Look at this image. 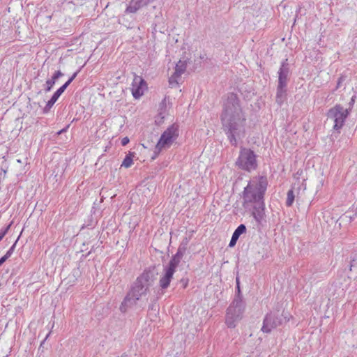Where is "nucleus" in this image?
I'll list each match as a JSON object with an SVG mask.
<instances>
[{
    "instance_id": "nucleus-1",
    "label": "nucleus",
    "mask_w": 357,
    "mask_h": 357,
    "mask_svg": "<svg viewBox=\"0 0 357 357\" xmlns=\"http://www.w3.org/2000/svg\"><path fill=\"white\" fill-rule=\"evenodd\" d=\"M220 119L222 129L232 146H236L237 139L245 135L246 118L238 96L229 92L222 97V109Z\"/></svg>"
},
{
    "instance_id": "nucleus-2",
    "label": "nucleus",
    "mask_w": 357,
    "mask_h": 357,
    "mask_svg": "<svg viewBox=\"0 0 357 357\" xmlns=\"http://www.w3.org/2000/svg\"><path fill=\"white\" fill-rule=\"evenodd\" d=\"M268 187L266 176H258L250 181L243 191V206L248 208L250 204L264 201V195Z\"/></svg>"
},
{
    "instance_id": "nucleus-3",
    "label": "nucleus",
    "mask_w": 357,
    "mask_h": 357,
    "mask_svg": "<svg viewBox=\"0 0 357 357\" xmlns=\"http://www.w3.org/2000/svg\"><path fill=\"white\" fill-rule=\"evenodd\" d=\"M291 317L290 313L284 309L271 311L264 317L261 330L263 333H270L273 329L287 323Z\"/></svg>"
},
{
    "instance_id": "nucleus-4",
    "label": "nucleus",
    "mask_w": 357,
    "mask_h": 357,
    "mask_svg": "<svg viewBox=\"0 0 357 357\" xmlns=\"http://www.w3.org/2000/svg\"><path fill=\"white\" fill-rule=\"evenodd\" d=\"M278 84L276 89V102L281 105L286 99L287 94V84L290 79L291 70L288 63V59H285L281 63L278 72Z\"/></svg>"
},
{
    "instance_id": "nucleus-5",
    "label": "nucleus",
    "mask_w": 357,
    "mask_h": 357,
    "mask_svg": "<svg viewBox=\"0 0 357 357\" xmlns=\"http://www.w3.org/2000/svg\"><path fill=\"white\" fill-rule=\"evenodd\" d=\"M155 277V268L146 270L135 281L131 290L130 296H134L139 299L146 296L149 287L153 284Z\"/></svg>"
},
{
    "instance_id": "nucleus-6",
    "label": "nucleus",
    "mask_w": 357,
    "mask_h": 357,
    "mask_svg": "<svg viewBox=\"0 0 357 357\" xmlns=\"http://www.w3.org/2000/svg\"><path fill=\"white\" fill-rule=\"evenodd\" d=\"M256 158L257 155L252 150L241 147L236 161V165L239 169L250 172L258 167Z\"/></svg>"
},
{
    "instance_id": "nucleus-7",
    "label": "nucleus",
    "mask_w": 357,
    "mask_h": 357,
    "mask_svg": "<svg viewBox=\"0 0 357 357\" xmlns=\"http://www.w3.org/2000/svg\"><path fill=\"white\" fill-rule=\"evenodd\" d=\"M245 308V301H232L227 309L225 316V323L229 328L236 326V323L242 319Z\"/></svg>"
},
{
    "instance_id": "nucleus-8",
    "label": "nucleus",
    "mask_w": 357,
    "mask_h": 357,
    "mask_svg": "<svg viewBox=\"0 0 357 357\" xmlns=\"http://www.w3.org/2000/svg\"><path fill=\"white\" fill-rule=\"evenodd\" d=\"M351 112V108L344 109L340 104H337L328 109V119L334 121L333 130L340 133V129L344 126L345 121Z\"/></svg>"
},
{
    "instance_id": "nucleus-9",
    "label": "nucleus",
    "mask_w": 357,
    "mask_h": 357,
    "mask_svg": "<svg viewBox=\"0 0 357 357\" xmlns=\"http://www.w3.org/2000/svg\"><path fill=\"white\" fill-rule=\"evenodd\" d=\"M179 135V127L176 123L169 126L158 140V155L162 149H168L177 139Z\"/></svg>"
},
{
    "instance_id": "nucleus-10",
    "label": "nucleus",
    "mask_w": 357,
    "mask_h": 357,
    "mask_svg": "<svg viewBox=\"0 0 357 357\" xmlns=\"http://www.w3.org/2000/svg\"><path fill=\"white\" fill-rule=\"evenodd\" d=\"M147 84L144 79L139 75H135L131 84V92L135 99L142 97L147 90Z\"/></svg>"
},
{
    "instance_id": "nucleus-11",
    "label": "nucleus",
    "mask_w": 357,
    "mask_h": 357,
    "mask_svg": "<svg viewBox=\"0 0 357 357\" xmlns=\"http://www.w3.org/2000/svg\"><path fill=\"white\" fill-rule=\"evenodd\" d=\"M187 68V61L179 60L175 66V71L169 78V84L171 87L178 86V79L185 73Z\"/></svg>"
},
{
    "instance_id": "nucleus-12",
    "label": "nucleus",
    "mask_w": 357,
    "mask_h": 357,
    "mask_svg": "<svg viewBox=\"0 0 357 357\" xmlns=\"http://www.w3.org/2000/svg\"><path fill=\"white\" fill-rule=\"evenodd\" d=\"M188 245V241L185 239V242H182L178 249L176 252V253L172 257L171 260L169 261L167 267L172 268L176 271V267L179 264L181 259H182L183 256L184 255V253L186 250Z\"/></svg>"
},
{
    "instance_id": "nucleus-13",
    "label": "nucleus",
    "mask_w": 357,
    "mask_h": 357,
    "mask_svg": "<svg viewBox=\"0 0 357 357\" xmlns=\"http://www.w3.org/2000/svg\"><path fill=\"white\" fill-rule=\"evenodd\" d=\"M252 215L258 223L261 222L265 216L264 201H261L260 202L256 203L253 205V211Z\"/></svg>"
},
{
    "instance_id": "nucleus-14",
    "label": "nucleus",
    "mask_w": 357,
    "mask_h": 357,
    "mask_svg": "<svg viewBox=\"0 0 357 357\" xmlns=\"http://www.w3.org/2000/svg\"><path fill=\"white\" fill-rule=\"evenodd\" d=\"M139 300V298H136L134 296H130V294L128 292L120 306L121 311L123 312H126L129 310L132 309L136 306L137 302Z\"/></svg>"
},
{
    "instance_id": "nucleus-15",
    "label": "nucleus",
    "mask_w": 357,
    "mask_h": 357,
    "mask_svg": "<svg viewBox=\"0 0 357 357\" xmlns=\"http://www.w3.org/2000/svg\"><path fill=\"white\" fill-rule=\"evenodd\" d=\"M165 275L160 280V286L162 289H167L173 278V275L175 273V270L170 268L167 266L165 268Z\"/></svg>"
},
{
    "instance_id": "nucleus-16",
    "label": "nucleus",
    "mask_w": 357,
    "mask_h": 357,
    "mask_svg": "<svg viewBox=\"0 0 357 357\" xmlns=\"http://www.w3.org/2000/svg\"><path fill=\"white\" fill-rule=\"evenodd\" d=\"M170 107H168L167 103V98L165 97L161 102L159 104V109L158 112V117H160V119L158 121V125L162 123L164 119L167 115H168V109Z\"/></svg>"
},
{
    "instance_id": "nucleus-17",
    "label": "nucleus",
    "mask_w": 357,
    "mask_h": 357,
    "mask_svg": "<svg viewBox=\"0 0 357 357\" xmlns=\"http://www.w3.org/2000/svg\"><path fill=\"white\" fill-rule=\"evenodd\" d=\"M143 6V0H131L126 12L127 13H134L137 12Z\"/></svg>"
},
{
    "instance_id": "nucleus-18",
    "label": "nucleus",
    "mask_w": 357,
    "mask_h": 357,
    "mask_svg": "<svg viewBox=\"0 0 357 357\" xmlns=\"http://www.w3.org/2000/svg\"><path fill=\"white\" fill-rule=\"evenodd\" d=\"M62 76L63 73L60 70L56 71L52 76V78L46 81V91H50L55 84L56 81Z\"/></svg>"
},
{
    "instance_id": "nucleus-19",
    "label": "nucleus",
    "mask_w": 357,
    "mask_h": 357,
    "mask_svg": "<svg viewBox=\"0 0 357 357\" xmlns=\"http://www.w3.org/2000/svg\"><path fill=\"white\" fill-rule=\"evenodd\" d=\"M154 135L147 133L144 135L142 145L146 149H150L154 145Z\"/></svg>"
},
{
    "instance_id": "nucleus-20",
    "label": "nucleus",
    "mask_w": 357,
    "mask_h": 357,
    "mask_svg": "<svg viewBox=\"0 0 357 357\" xmlns=\"http://www.w3.org/2000/svg\"><path fill=\"white\" fill-rule=\"evenodd\" d=\"M135 153L134 152H129L123 159L121 167L125 168H129L133 165V158Z\"/></svg>"
},
{
    "instance_id": "nucleus-21",
    "label": "nucleus",
    "mask_w": 357,
    "mask_h": 357,
    "mask_svg": "<svg viewBox=\"0 0 357 357\" xmlns=\"http://www.w3.org/2000/svg\"><path fill=\"white\" fill-rule=\"evenodd\" d=\"M246 227L243 224H241L238 226V227L234 230L232 236L236 238H239L240 236L246 232Z\"/></svg>"
},
{
    "instance_id": "nucleus-22",
    "label": "nucleus",
    "mask_w": 357,
    "mask_h": 357,
    "mask_svg": "<svg viewBox=\"0 0 357 357\" xmlns=\"http://www.w3.org/2000/svg\"><path fill=\"white\" fill-rule=\"evenodd\" d=\"M294 199H295L294 192L293 189H290L287 192V200H286V206L287 207L291 206L293 205V204H294Z\"/></svg>"
},
{
    "instance_id": "nucleus-23",
    "label": "nucleus",
    "mask_w": 357,
    "mask_h": 357,
    "mask_svg": "<svg viewBox=\"0 0 357 357\" xmlns=\"http://www.w3.org/2000/svg\"><path fill=\"white\" fill-rule=\"evenodd\" d=\"M66 89V86L62 85L59 89H58L53 96H52L54 100H57L58 98L60 97V96L64 92V91Z\"/></svg>"
},
{
    "instance_id": "nucleus-24",
    "label": "nucleus",
    "mask_w": 357,
    "mask_h": 357,
    "mask_svg": "<svg viewBox=\"0 0 357 357\" xmlns=\"http://www.w3.org/2000/svg\"><path fill=\"white\" fill-rule=\"evenodd\" d=\"M233 300H237L238 301H244L243 299V295L241 290V287H236V293Z\"/></svg>"
},
{
    "instance_id": "nucleus-25",
    "label": "nucleus",
    "mask_w": 357,
    "mask_h": 357,
    "mask_svg": "<svg viewBox=\"0 0 357 357\" xmlns=\"http://www.w3.org/2000/svg\"><path fill=\"white\" fill-rule=\"evenodd\" d=\"M357 266V254L355 253L351 256L349 270H352V267Z\"/></svg>"
},
{
    "instance_id": "nucleus-26",
    "label": "nucleus",
    "mask_w": 357,
    "mask_h": 357,
    "mask_svg": "<svg viewBox=\"0 0 357 357\" xmlns=\"http://www.w3.org/2000/svg\"><path fill=\"white\" fill-rule=\"evenodd\" d=\"M346 79H347V75H341L337 79V86H336L335 90H337V89H339L342 86V82H344L346 80Z\"/></svg>"
},
{
    "instance_id": "nucleus-27",
    "label": "nucleus",
    "mask_w": 357,
    "mask_h": 357,
    "mask_svg": "<svg viewBox=\"0 0 357 357\" xmlns=\"http://www.w3.org/2000/svg\"><path fill=\"white\" fill-rule=\"evenodd\" d=\"M78 74V72H75L73 75L69 78V79L63 84L67 88L69 84L75 79Z\"/></svg>"
},
{
    "instance_id": "nucleus-28",
    "label": "nucleus",
    "mask_w": 357,
    "mask_h": 357,
    "mask_svg": "<svg viewBox=\"0 0 357 357\" xmlns=\"http://www.w3.org/2000/svg\"><path fill=\"white\" fill-rule=\"evenodd\" d=\"M11 224L10 223V225H8L4 230L0 231V241L3 239V238L5 236V235L7 234V232L8 231V230L10 229V227L11 226Z\"/></svg>"
},
{
    "instance_id": "nucleus-29",
    "label": "nucleus",
    "mask_w": 357,
    "mask_h": 357,
    "mask_svg": "<svg viewBox=\"0 0 357 357\" xmlns=\"http://www.w3.org/2000/svg\"><path fill=\"white\" fill-rule=\"evenodd\" d=\"M238 239L235 238L234 236H231V238L230 240V242L229 243V247L230 248H232L234 247L236 244V242Z\"/></svg>"
},
{
    "instance_id": "nucleus-30",
    "label": "nucleus",
    "mask_w": 357,
    "mask_h": 357,
    "mask_svg": "<svg viewBox=\"0 0 357 357\" xmlns=\"http://www.w3.org/2000/svg\"><path fill=\"white\" fill-rule=\"evenodd\" d=\"M15 243H14L11 248L7 251V252L6 253V255L8 256V257H10L11 255H13V252H14V250H15Z\"/></svg>"
},
{
    "instance_id": "nucleus-31",
    "label": "nucleus",
    "mask_w": 357,
    "mask_h": 357,
    "mask_svg": "<svg viewBox=\"0 0 357 357\" xmlns=\"http://www.w3.org/2000/svg\"><path fill=\"white\" fill-rule=\"evenodd\" d=\"M56 102V100H54L53 98L52 97L50 98V100L47 102L46 107L51 108Z\"/></svg>"
},
{
    "instance_id": "nucleus-32",
    "label": "nucleus",
    "mask_w": 357,
    "mask_h": 357,
    "mask_svg": "<svg viewBox=\"0 0 357 357\" xmlns=\"http://www.w3.org/2000/svg\"><path fill=\"white\" fill-rule=\"evenodd\" d=\"M180 282L182 284L183 288V289H185V288H186V287L188 286V279H184V278H182V279L180 280Z\"/></svg>"
},
{
    "instance_id": "nucleus-33",
    "label": "nucleus",
    "mask_w": 357,
    "mask_h": 357,
    "mask_svg": "<svg viewBox=\"0 0 357 357\" xmlns=\"http://www.w3.org/2000/svg\"><path fill=\"white\" fill-rule=\"evenodd\" d=\"M130 142V139L128 137H125L121 139V144L122 146L127 145Z\"/></svg>"
},
{
    "instance_id": "nucleus-34",
    "label": "nucleus",
    "mask_w": 357,
    "mask_h": 357,
    "mask_svg": "<svg viewBox=\"0 0 357 357\" xmlns=\"http://www.w3.org/2000/svg\"><path fill=\"white\" fill-rule=\"evenodd\" d=\"M356 96H352V98H351L350 102H349V108H351H351L353 107V105H354V102H355V99H356Z\"/></svg>"
},
{
    "instance_id": "nucleus-35",
    "label": "nucleus",
    "mask_w": 357,
    "mask_h": 357,
    "mask_svg": "<svg viewBox=\"0 0 357 357\" xmlns=\"http://www.w3.org/2000/svg\"><path fill=\"white\" fill-rule=\"evenodd\" d=\"M8 256L6 254L0 259V266L2 265L8 259Z\"/></svg>"
},
{
    "instance_id": "nucleus-36",
    "label": "nucleus",
    "mask_w": 357,
    "mask_h": 357,
    "mask_svg": "<svg viewBox=\"0 0 357 357\" xmlns=\"http://www.w3.org/2000/svg\"><path fill=\"white\" fill-rule=\"evenodd\" d=\"M8 256L6 254L0 259V266L2 265L8 259Z\"/></svg>"
},
{
    "instance_id": "nucleus-37",
    "label": "nucleus",
    "mask_w": 357,
    "mask_h": 357,
    "mask_svg": "<svg viewBox=\"0 0 357 357\" xmlns=\"http://www.w3.org/2000/svg\"><path fill=\"white\" fill-rule=\"evenodd\" d=\"M236 287H240V279L238 275L236 278Z\"/></svg>"
},
{
    "instance_id": "nucleus-38",
    "label": "nucleus",
    "mask_w": 357,
    "mask_h": 357,
    "mask_svg": "<svg viewBox=\"0 0 357 357\" xmlns=\"http://www.w3.org/2000/svg\"><path fill=\"white\" fill-rule=\"evenodd\" d=\"M205 56H206L205 54H204V55H203V56H200V58H201L202 59H204V57H205Z\"/></svg>"
}]
</instances>
